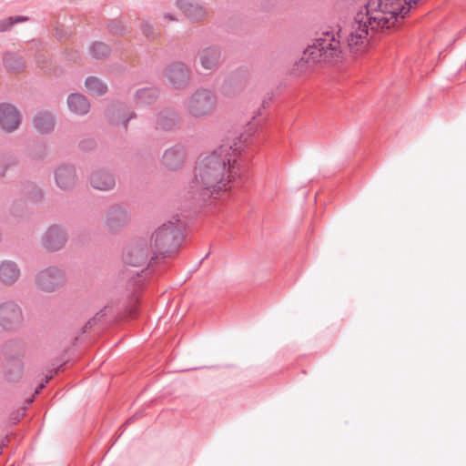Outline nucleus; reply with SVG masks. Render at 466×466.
<instances>
[{
    "instance_id": "f257e3e1",
    "label": "nucleus",
    "mask_w": 466,
    "mask_h": 466,
    "mask_svg": "<svg viewBox=\"0 0 466 466\" xmlns=\"http://www.w3.org/2000/svg\"><path fill=\"white\" fill-rule=\"evenodd\" d=\"M419 0H413L416 5ZM404 0H372L365 5V13L360 11L354 16L350 31H343L341 28L338 31V38L332 32H323L322 36L315 40L304 51V59L307 63H316L320 61H329L336 57L339 53L341 38H345L350 48L358 47L364 43V40L370 35V32L374 33L380 29H389L395 25L398 17L403 18L409 12L411 5V0L407 8L404 5Z\"/></svg>"
},
{
    "instance_id": "f03ea898",
    "label": "nucleus",
    "mask_w": 466,
    "mask_h": 466,
    "mask_svg": "<svg viewBox=\"0 0 466 466\" xmlns=\"http://www.w3.org/2000/svg\"><path fill=\"white\" fill-rule=\"evenodd\" d=\"M245 160L240 142L223 144L211 154L200 157L189 184L190 198L196 201L217 198L220 192L244 183L248 170Z\"/></svg>"
},
{
    "instance_id": "7ed1b4c3",
    "label": "nucleus",
    "mask_w": 466,
    "mask_h": 466,
    "mask_svg": "<svg viewBox=\"0 0 466 466\" xmlns=\"http://www.w3.org/2000/svg\"><path fill=\"white\" fill-rule=\"evenodd\" d=\"M187 223L180 219L178 215L172 218V220L164 223L151 236V257L147 268L140 272H131L127 282V288L132 290V295H137L145 287L148 272L155 269L159 259L174 258L184 240V232ZM137 298H136L137 299Z\"/></svg>"
},
{
    "instance_id": "20e7f679",
    "label": "nucleus",
    "mask_w": 466,
    "mask_h": 466,
    "mask_svg": "<svg viewBox=\"0 0 466 466\" xmlns=\"http://www.w3.org/2000/svg\"><path fill=\"white\" fill-rule=\"evenodd\" d=\"M25 350V343L17 339H9L3 346L4 377L8 381L18 380L23 373L22 358Z\"/></svg>"
},
{
    "instance_id": "39448f33",
    "label": "nucleus",
    "mask_w": 466,
    "mask_h": 466,
    "mask_svg": "<svg viewBox=\"0 0 466 466\" xmlns=\"http://www.w3.org/2000/svg\"><path fill=\"white\" fill-rule=\"evenodd\" d=\"M217 104V96L208 89H198L185 105L187 113L195 117L210 114Z\"/></svg>"
},
{
    "instance_id": "423d86ee",
    "label": "nucleus",
    "mask_w": 466,
    "mask_h": 466,
    "mask_svg": "<svg viewBox=\"0 0 466 466\" xmlns=\"http://www.w3.org/2000/svg\"><path fill=\"white\" fill-rule=\"evenodd\" d=\"M66 280L65 271L56 268L49 267L39 271L35 279L38 289L46 292H53Z\"/></svg>"
},
{
    "instance_id": "0eeeda50",
    "label": "nucleus",
    "mask_w": 466,
    "mask_h": 466,
    "mask_svg": "<svg viewBox=\"0 0 466 466\" xmlns=\"http://www.w3.org/2000/svg\"><path fill=\"white\" fill-rule=\"evenodd\" d=\"M23 311L15 301L9 300L0 304V326L5 330H13L23 322Z\"/></svg>"
},
{
    "instance_id": "6e6552de",
    "label": "nucleus",
    "mask_w": 466,
    "mask_h": 466,
    "mask_svg": "<svg viewBox=\"0 0 466 466\" xmlns=\"http://www.w3.org/2000/svg\"><path fill=\"white\" fill-rule=\"evenodd\" d=\"M149 250L145 240H139L126 247L123 252V262L133 267H141L146 264Z\"/></svg>"
},
{
    "instance_id": "1a4fd4ad",
    "label": "nucleus",
    "mask_w": 466,
    "mask_h": 466,
    "mask_svg": "<svg viewBox=\"0 0 466 466\" xmlns=\"http://www.w3.org/2000/svg\"><path fill=\"white\" fill-rule=\"evenodd\" d=\"M165 76L175 88L180 89L188 84L190 71L184 63L174 62L166 68Z\"/></svg>"
},
{
    "instance_id": "9d476101",
    "label": "nucleus",
    "mask_w": 466,
    "mask_h": 466,
    "mask_svg": "<svg viewBox=\"0 0 466 466\" xmlns=\"http://www.w3.org/2000/svg\"><path fill=\"white\" fill-rule=\"evenodd\" d=\"M20 198L18 200H15L11 207V213L14 216H18V210L16 206H24L26 202H38L43 198L42 190L34 183L25 182L20 186L19 188Z\"/></svg>"
},
{
    "instance_id": "9b49d317",
    "label": "nucleus",
    "mask_w": 466,
    "mask_h": 466,
    "mask_svg": "<svg viewBox=\"0 0 466 466\" xmlns=\"http://www.w3.org/2000/svg\"><path fill=\"white\" fill-rule=\"evenodd\" d=\"M21 123L19 111L11 104H0V129L5 132H13Z\"/></svg>"
},
{
    "instance_id": "f8f14e48",
    "label": "nucleus",
    "mask_w": 466,
    "mask_h": 466,
    "mask_svg": "<svg viewBox=\"0 0 466 466\" xmlns=\"http://www.w3.org/2000/svg\"><path fill=\"white\" fill-rule=\"evenodd\" d=\"M129 220V214L121 206L111 207L106 216L105 227L107 231L116 233L120 230Z\"/></svg>"
},
{
    "instance_id": "ddd939ff",
    "label": "nucleus",
    "mask_w": 466,
    "mask_h": 466,
    "mask_svg": "<svg viewBox=\"0 0 466 466\" xmlns=\"http://www.w3.org/2000/svg\"><path fill=\"white\" fill-rule=\"evenodd\" d=\"M67 241L66 231L57 225H53L46 231L42 244L45 248L50 251L61 249Z\"/></svg>"
},
{
    "instance_id": "4468645a",
    "label": "nucleus",
    "mask_w": 466,
    "mask_h": 466,
    "mask_svg": "<svg viewBox=\"0 0 466 466\" xmlns=\"http://www.w3.org/2000/svg\"><path fill=\"white\" fill-rule=\"evenodd\" d=\"M186 157V147L182 144H176L167 149L162 157L163 165L170 169L177 170L183 166Z\"/></svg>"
},
{
    "instance_id": "2eb2a0df",
    "label": "nucleus",
    "mask_w": 466,
    "mask_h": 466,
    "mask_svg": "<svg viewBox=\"0 0 466 466\" xmlns=\"http://www.w3.org/2000/svg\"><path fill=\"white\" fill-rule=\"evenodd\" d=\"M56 186L62 190L73 188L76 182V168L70 165H61L55 171Z\"/></svg>"
},
{
    "instance_id": "dca6fc26",
    "label": "nucleus",
    "mask_w": 466,
    "mask_h": 466,
    "mask_svg": "<svg viewBox=\"0 0 466 466\" xmlns=\"http://www.w3.org/2000/svg\"><path fill=\"white\" fill-rule=\"evenodd\" d=\"M106 114L108 121L112 124L118 125L120 122H122L125 130L127 129L129 120L137 116L136 113L134 112H131L128 116H127L126 106L121 102H116L109 105Z\"/></svg>"
},
{
    "instance_id": "f3484780",
    "label": "nucleus",
    "mask_w": 466,
    "mask_h": 466,
    "mask_svg": "<svg viewBox=\"0 0 466 466\" xmlns=\"http://www.w3.org/2000/svg\"><path fill=\"white\" fill-rule=\"evenodd\" d=\"M179 124V114L173 108H164L156 115V128L172 131Z\"/></svg>"
},
{
    "instance_id": "a211bd4d",
    "label": "nucleus",
    "mask_w": 466,
    "mask_h": 466,
    "mask_svg": "<svg viewBox=\"0 0 466 466\" xmlns=\"http://www.w3.org/2000/svg\"><path fill=\"white\" fill-rule=\"evenodd\" d=\"M176 5L191 22H198L207 16V9L202 5L189 0H177Z\"/></svg>"
},
{
    "instance_id": "6ab92c4d",
    "label": "nucleus",
    "mask_w": 466,
    "mask_h": 466,
    "mask_svg": "<svg viewBox=\"0 0 466 466\" xmlns=\"http://www.w3.org/2000/svg\"><path fill=\"white\" fill-rule=\"evenodd\" d=\"M90 183L94 188L105 191L113 188L116 185V180L110 172L99 170L91 175Z\"/></svg>"
},
{
    "instance_id": "aec40b11",
    "label": "nucleus",
    "mask_w": 466,
    "mask_h": 466,
    "mask_svg": "<svg viewBox=\"0 0 466 466\" xmlns=\"http://www.w3.org/2000/svg\"><path fill=\"white\" fill-rule=\"evenodd\" d=\"M20 268L11 260H4L0 264V281L5 285H12L18 279Z\"/></svg>"
},
{
    "instance_id": "412c9836",
    "label": "nucleus",
    "mask_w": 466,
    "mask_h": 466,
    "mask_svg": "<svg viewBox=\"0 0 466 466\" xmlns=\"http://www.w3.org/2000/svg\"><path fill=\"white\" fill-rule=\"evenodd\" d=\"M3 63L5 69L10 73H21L25 67V59L15 52L7 51L4 53Z\"/></svg>"
},
{
    "instance_id": "4be33fe9",
    "label": "nucleus",
    "mask_w": 466,
    "mask_h": 466,
    "mask_svg": "<svg viewBox=\"0 0 466 466\" xmlns=\"http://www.w3.org/2000/svg\"><path fill=\"white\" fill-rule=\"evenodd\" d=\"M69 109L77 115H86L90 109V104L86 97L78 93H73L67 97Z\"/></svg>"
},
{
    "instance_id": "5701e85b",
    "label": "nucleus",
    "mask_w": 466,
    "mask_h": 466,
    "mask_svg": "<svg viewBox=\"0 0 466 466\" xmlns=\"http://www.w3.org/2000/svg\"><path fill=\"white\" fill-rule=\"evenodd\" d=\"M33 124L38 132L48 134L53 131L55 127L54 116L50 112H40L35 116Z\"/></svg>"
},
{
    "instance_id": "b1692460",
    "label": "nucleus",
    "mask_w": 466,
    "mask_h": 466,
    "mask_svg": "<svg viewBox=\"0 0 466 466\" xmlns=\"http://www.w3.org/2000/svg\"><path fill=\"white\" fill-rule=\"evenodd\" d=\"M221 52L218 46H210L202 50L200 63L205 69H214L220 59Z\"/></svg>"
},
{
    "instance_id": "393cba45",
    "label": "nucleus",
    "mask_w": 466,
    "mask_h": 466,
    "mask_svg": "<svg viewBox=\"0 0 466 466\" xmlns=\"http://www.w3.org/2000/svg\"><path fill=\"white\" fill-rule=\"evenodd\" d=\"M159 95L156 87H144L138 89L135 94L137 106H149L156 102Z\"/></svg>"
},
{
    "instance_id": "a878e982",
    "label": "nucleus",
    "mask_w": 466,
    "mask_h": 466,
    "mask_svg": "<svg viewBox=\"0 0 466 466\" xmlns=\"http://www.w3.org/2000/svg\"><path fill=\"white\" fill-rule=\"evenodd\" d=\"M85 86L92 96H100L107 92V86L96 76H88L85 81Z\"/></svg>"
},
{
    "instance_id": "bb28decb",
    "label": "nucleus",
    "mask_w": 466,
    "mask_h": 466,
    "mask_svg": "<svg viewBox=\"0 0 466 466\" xmlns=\"http://www.w3.org/2000/svg\"><path fill=\"white\" fill-rule=\"evenodd\" d=\"M111 52V46L104 42L96 41L90 46L89 53L95 59H105Z\"/></svg>"
},
{
    "instance_id": "cd10ccee",
    "label": "nucleus",
    "mask_w": 466,
    "mask_h": 466,
    "mask_svg": "<svg viewBox=\"0 0 466 466\" xmlns=\"http://www.w3.org/2000/svg\"><path fill=\"white\" fill-rule=\"evenodd\" d=\"M25 15L9 16L0 20V33L10 31L14 25L29 21Z\"/></svg>"
},
{
    "instance_id": "c85d7f7f",
    "label": "nucleus",
    "mask_w": 466,
    "mask_h": 466,
    "mask_svg": "<svg viewBox=\"0 0 466 466\" xmlns=\"http://www.w3.org/2000/svg\"><path fill=\"white\" fill-rule=\"evenodd\" d=\"M107 30L110 34L115 35H122L126 33L127 27L119 19L111 20L107 25Z\"/></svg>"
},
{
    "instance_id": "c756f323",
    "label": "nucleus",
    "mask_w": 466,
    "mask_h": 466,
    "mask_svg": "<svg viewBox=\"0 0 466 466\" xmlns=\"http://www.w3.org/2000/svg\"><path fill=\"white\" fill-rule=\"evenodd\" d=\"M142 34L148 39H155L157 35L155 33V25L148 20H143L140 25Z\"/></svg>"
},
{
    "instance_id": "7c9ffc66",
    "label": "nucleus",
    "mask_w": 466,
    "mask_h": 466,
    "mask_svg": "<svg viewBox=\"0 0 466 466\" xmlns=\"http://www.w3.org/2000/svg\"><path fill=\"white\" fill-rule=\"evenodd\" d=\"M96 147V140H95V139H92V138L83 139V140L79 143V147H80L82 150H85V151L92 150V149H94Z\"/></svg>"
},
{
    "instance_id": "2f4dec72",
    "label": "nucleus",
    "mask_w": 466,
    "mask_h": 466,
    "mask_svg": "<svg viewBox=\"0 0 466 466\" xmlns=\"http://www.w3.org/2000/svg\"><path fill=\"white\" fill-rule=\"evenodd\" d=\"M102 311L98 312L92 319L88 320L85 326L82 328V333H85L87 329L92 328L94 324H96L97 321H100V319L103 317L101 314Z\"/></svg>"
},
{
    "instance_id": "473e14b6",
    "label": "nucleus",
    "mask_w": 466,
    "mask_h": 466,
    "mask_svg": "<svg viewBox=\"0 0 466 466\" xmlns=\"http://www.w3.org/2000/svg\"><path fill=\"white\" fill-rule=\"evenodd\" d=\"M54 374L50 373L49 375L46 376L45 381L41 382L35 390V395H37L40 393V391L46 387V384L53 378Z\"/></svg>"
},
{
    "instance_id": "72a5a7b5",
    "label": "nucleus",
    "mask_w": 466,
    "mask_h": 466,
    "mask_svg": "<svg viewBox=\"0 0 466 466\" xmlns=\"http://www.w3.org/2000/svg\"><path fill=\"white\" fill-rule=\"evenodd\" d=\"M55 36L58 40H63V39H66L67 37L66 33H64V31L62 29H59V28L56 29Z\"/></svg>"
},
{
    "instance_id": "f704fd0d",
    "label": "nucleus",
    "mask_w": 466,
    "mask_h": 466,
    "mask_svg": "<svg viewBox=\"0 0 466 466\" xmlns=\"http://www.w3.org/2000/svg\"><path fill=\"white\" fill-rule=\"evenodd\" d=\"M24 415H25V410L17 411L15 413V415L14 417L12 416V418H11L12 423L16 424Z\"/></svg>"
},
{
    "instance_id": "c9c22d12",
    "label": "nucleus",
    "mask_w": 466,
    "mask_h": 466,
    "mask_svg": "<svg viewBox=\"0 0 466 466\" xmlns=\"http://www.w3.org/2000/svg\"><path fill=\"white\" fill-rule=\"evenodd\" d=\"M46 56L44 55H39L35 57V63L37 66L44 67V63L46 62Z\"/></svg>"
},
{
    "instance_id": "e433bc0d",
    "label": "nucleus",
    "mask_w": 466,
    "mask_h": 466,
    "mask_svg": "<svg viewBox=\"0 0 466 466\" xmlns=\"http://www.w3.org/2000/svg\"><path fill=\"white\" fill-rule=\"evenodd\" d=\"M142 415L138 414V413L134 414L132 417H130L129 419L127 420V421L125 422V424L123 426L132 423L135 420H137V418H139Z\"/></svg>"
},
{
    "instance_id": "4c0bfd02",
    "label": "nucleus",
    "mask_w": 466,
    "mask_h": 466,
    "mask_svg": "<svg viewBox=\"0 0 466 466\" xmlns=\"http://www.w3.org/2000/svg\"><path fill=\"white\" fill-rule=\"evenodd\" d=\"M164 18L165 19H167L169 21H175L176 18L174 17V15L172 14H169V13H167L164 15Z\"/></svg>"
},
{
    "instance_id": "58836bf2",
    "label": "nucleus",
    "mask_w": 466,
    "mask_h": 466,
    "mask_svg": "<svg viewBox=\"0 0 466 466\" xmlns=\"http://www.w3.org/2000/svg\"><path fill=\"white\" fill-rule=\"evenodd\" d=\"M5 171H6V167L1 165L0 166V177L5 176Z\"/></svg>"
},
{
    "instance_id": "ea45409f",
    "label": "nucleus",
    "mask_w": 466,
    "mask_h": 466,
    "mask_svg": "<svg viewBox=\"0 0 466 466\" xmlns=\"http://www.w3.org/2000/svg\"><path fill=\"white\" fill-rule=\"evenodd\" d=\"M36 147L39 148V150L44 153L45 152V146L42 143H37Z\"/></svg>"
},
{
    "instance_id": "a19ab883",
    "label": "nucleus",
    "mask_w": 466,
    "mask_h": 466,
    "mask_svg": "<svg viewBox=\"0 0 466 466\" xmlns=\"http://www.w3.org/2000/svg\"><path fill=\"white\" fill-rule=\"evenodd\" d=\"M268 104H269V102H268V101L264 100V101H263V104H262V106H263L264 108H266V107L268 106Z\"/></svg>"
},
{
    "instance_id": "79ce46f5",
    "label": "nucleus",
    "mask_w": 466,
    "mask_h": 466,
    "mask_svg": "<svg viewBox=\"0 0 466 466\" xmlns=\"http://www.w3.org/2000/svg\"><path fill=\"white\" fill-rule=\"evenodd\" d=\"M63 370V365H60L58 369L55 371V373H58L59 371Z\"/></svg>"
},
{
    "instance_id": "37998d69",
    "label": "nucleus",
    "mask_w": 466,
    "mask_h": 466,
    "mask_svg": "<svg viewBox=\"0 0 466 466\" xmlns=\"http://www.w3.org/2000/svg\"><path fill=\"white\" fill-rule=\"evenodd\" d=\"M208 254L205 255V258H203L201 259V261H200V262H202V261H203V259H205L206 258H208Z\"/></svg>"
},
{
    "instance_id": "c03bdc74",
    "label": "nucleus",
    "mask_w": 466,
    "mask_h": 466,
    "mask_svg": "<svg viewBox=\"0 0 466 466\" xmlns=\"http://www.w3.org/2000/svg\"><path fill=\"white\" fill-rule=\"evenodd\" d=\"M228 82H229V79L225 80V84L224 85H227Z\"/></svg>"
}]
</instances>
